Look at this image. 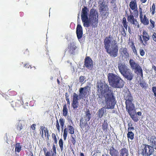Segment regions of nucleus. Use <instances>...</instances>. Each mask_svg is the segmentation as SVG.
Wrapping results in <instances>:
<instances>
[{"label":"nucleus","instance_id":"1","mask_svg":"<svg viewBox=\"0 0 156 156\" xmlns=\"http://www.w3.org/2000/svg\"><path fill=\"white\" fill-rule=\"evenodd\" d=\"M88 11L89 10L86 7L84 6L82 8L81 17L83 26L87 27H88L90 25L93 27H96L98 22V11L94 8H92L90 12L89 19L87 16Z\"/></svg>","mask_w":156,"mask_h":156},{"label":"nucleus","instance_id":"2","mask_svg":"<svg viewBox=\"0 0 156 156\" xmlns=\"http://www.w3.org/2000/svg\"><path fill=\"white\" fill-rule=\"evenodd\" d=\"M111 38V36L109 35L108 37H106L104 39V47L107 52L109 54L110 56L115 58L117 57L118 55V46L116 41L114 40L112 41V43L113 44H112L111 47L110 48V44L111 42L110 39Z\"/></svg>","mask_w":156,"mask_h":156},{"label":"nucleus","instance_id":"3","mask_svg":"<svg viewBox=\"0 0 156 156\" xmlns=\"http://www.w3.org/2000/svg\"><path fill=\"white\" fill-rule=\"evenodd\" d=\"M108 79L110 85L113 87L121 88L124 86L125 83L122 79L116 75L109 73Z\"/></svg>","mask_w":156,"mask_h":156},{"label":"nucleus","instance_id":"4","mask_svg":"<svg viewBox=\"0 0 156 156\" xmlns=\"http://www.w3.org/2000/svg\"><path fill=\"white\" fill-rule=\"evenodd\" d=\"M97 92L99 97L106 95L107 93L113 92L110 89L108 85L105 82H100L98 83Z\"/></svg>","mask_w":156,"mask_h":156},{"label":"nucleus","instance_id":"5","mask_svg":"<svg viewBox=\"0 0 156 156\" xmlns=\"http://www.w3.org/2000/svg\"><path fill=\"white\" fill-rule=\"evenodd\" d=\"M124 98L125 100L126 109L135 107L133 103V97L129 90L127 91L124 94Z\"/></svg>","mask_w":156,"mask_h":156},{"label":"nucleus","instance_id":"6","mask_svg":"<svg viewBox=\"0 0 156 156\" xmlns=\"http://www.w3.org/2000/svg\"><path fill=\"white\" fill-rule=\"evenodd\" d=\"M106 108L108 109H113L116 103L115 99L113 92L110 94H108V97L106 99Z\"/></svg>","mask_w":156,"mask_h":156},{"label":"nucleus","instance_id":"7","mask_svg":"<svg viewBox=\"0 0 156 156\" xmlns=\"http://www.w3.org/2000/svg\"><path fill=\"white\" fill-rule=\"evenodd\" d=\"M150 36L149 33L145 30H143L142 35L139 36L140 42L144 46L148 44L147 41L150 40Z\"/></svg>","mask_w":156,"mask_h":156},{"label":"nucleus","instance_id":"8","mask_svg":"<svg viewBox=\"0 0 156 156\" xmlns=\"http://www.w3.org/2000/svg\"><path fill=\"white\" fill-rule=\"evenodd\" d=\"M144 146L142 149L141 155L143 156H150L152 154L154 151L153 147L146 144Z\"/></svg>","mask_w":156,"mask_h":156},{"label":"nucleus","instance_id":"9","mask_svg":"<svg viewBox=\"0 0 156 156\" xmlns=\"http://www.w3.org/2000/svg\"><path fill=\"white\" fill-rule=\"evenodd\" d=\"M126 110L129 114L130 117L134 122H138L139 119L137 115L136 114L135 107L126 109Z\"/></svg>","mask_w":156,"mask_h":156},{"label":"nucleus","instance_id":"10","mask_svg":"<svg viewBox=\"0 0 156 156\" xmlns=\"http://www.w3.org/2000/svg\"><path fill=\"white\" fill-rule=\"evenodd\" d=\"M6 100L8 101L9 102L11 103L12 106L15 108H16L20 107L21 105L23 104V103H22L21 101L19 100H17L16 101H11V97H9L8 96H6L5 97Z\"/></svg>","mask_w":156,"mask_h":156},{"label":"nucleus","instance_id":"11","mask_svg":"<svg viewBox=\"0 0 156 156\" xmlns=\"http://www.w3.org/2000/svg\"><path fill=\"white\" fill-rule=\"evenodd\" d=\"M107 0H99L100 2V5H99V9L100 12H103L107 11L108 10V6L105 3V2ZM107 14L108 15L107 12L105 13L104 16H105Z\"/></svg>","mask_w":156,"mask_h":156},{"label":"nucleus","instance_id":"12","mask_svg":"<svg viewBox=\"0 0 156 156\" xmlns=\"http://www.w3.org/2000/svg\"><path fill=\"white\" fill-rule=\"evenodd\" d=\"M80 126L83 131L87 132L89 130L90 127L87 121L83 119V117H81L80 120Z\"/></svg>","mask_w":156,"mask_h":156},{"label":"nucleus","instance_id":"13","mask_svg":"<svg viewBox=\"0 0 156 156\" xmlns=\"http://www.w3.org/2000/svg\"><path fill=\"white\" fill-rule=\"evenodd\" d=\"M129 6L130 9L133 10L134 15L135 16L137 17L139 12L137 10V4L136 0H134V1H131L129 3Z\"/></svg>","mask_w":156,"mask_h":156},{"label":"nucleus","instance_id":"14","mask_svg":"<svg viewBox=\"0 0 156 156\" xmlns=\"http://www.w3.org/2000/svg\"><path fill=\"white\" fill-rule=\"evenodd\" d=\"M79 100L78 95L75 93H73L72 106L74 110L76 109L78 107Z\"/></svg>","mask_w":156,"mask_h":156},{"label":"nucleus","instance_id":"15","mask_svg":"<svg viewBox=\"0 0 156 156\" xmlns=\"http://www.w3.org/2000/svg\"><path fill=\"white\" fill-rule=\"evenodd\" d=\"M140 18L141 23L145 25H147L149 23V19L146 17L145 15L143 17V15L142 14V9L141 8H140Z\"/></svg>","mask_w":156,"mask_h":156},{"label":"nucleus","instance_id":"16","mask_svg":"<svg viewBox=\"0 0 156 156\" xmlns=\"http://www.w3.org/2000/svg\"><path fill=\"white\" fill-rule=\"evenodd\" d=\"M93 65V62L91 58L89 56H87L84 59V66L89 69L92 68Z\"/></svg>","mask_w":156,"mask_h":156},{"label":"nucleus","instance_id":"17","mask_svg":"<svg viewBox=\"0 0 156 156\" xmlns=\"http://www.w3.org/2000/svg\"><path fill=\"white\" fill-rule=\"evenodd\" d=\"M118 68L122 75L129 69L125 63L121 62L118 64Z\"/></svg>","mask_w":156,"mask_h":156},{"label":"nucleus","instance_id":"18","mask_svg":"<svg viewBox=\"0 0 156 156\" xmlns=\"http://www.w3.org/2000/svg\"><path fill=\"white\" fill-rule=\"evenodd\" d=\"M122 75L127 80L130 81L133 79V74L130 69L125 72Z\"/></svg>","mask_w":156,"mask_h":156},{"label":"nucleus","instance_id":"19","mask_svg":"<svg viewBox=\"0 0 156 156\" xmlns=\"http://www.w3.org/2000/svg\"><path fill=\"white\" fill-rule=\"evenodd\" d=\"M76 34L78 40L80 39L83 36V31L82 26L80 24L77 25L76 28Z\"/></svg>","mask_w":156,"mask_h":156},{"label":"nucleus","instance_id":"20","mask_svg":"<svg viewBox=\"0 0 156 156\" xmlns=\"http://www.w3.org/2000/svg\"><path fill=\"white\" fill-rule=\"evenodd\" d=\"M25 125L26 122L24 120H19L16 126L17 131L19 132H20Z\"/></svg>","mask_w":156,"mask_h":156},{"label":"nucleus","instance_id":"21","mask_svg":"<svg viewBox=\"0 0 156 156\" xmlns=\"http://www.w3.org/2000/svg\"><path fill=\"white\" fill-rule=\"evenodd\" d=\"M89 88L88 86H85L84 87H81L79 90V96L82 98V97H83V96L86 95Z\"/></svg>","mask_w":156,"mask_h":156},{"label":"nucleus","instance_id":"22","mask_svg":"<svg viewBox=\"0 0 156 156\" xmlns=\"http://www.w3.org/2000/svg\"><path fill=\"white\" fill-rule=\"evenodd\" d=\"M85 114V115H83V117H82L83 118L84 120L88 122L91 118V114L89 109H87Z\"/></svg>","mask_w":156,"mask_h":156},{"label":"nucleus","instance_id":"23","mask_svg":"<svg viewBox=\"0 0 156 156\" xmlns=\"http://www.w3.org/2000/svg\"><path fill=\"white\" fill-rule=\"evenodd\" d=\"M119 51L120 54L124 56L125 58H127L129 57V53L127 51V49L126 48H121Z\"/></svg>","mask_w":156,"mask_h":156},{"label":"nucleus","instance_id":"24","mask_svg":"<svg viewBox=\"0 0 156 156\" xmlns=\"http://www.w3.org/2000/svg\"><path fill=\"white\" fill-rule=\"evenodd\" d=\"M129 64L131 69L133 70H134L140 66L138 63H136L134 60L132 59H130Z\"/></svg>","mask_w":156,"mask_h":156},{"label":"nucleus","instance_id":"25","mask_svg":"<svg viewBox=\"0 0 156 156\" xmlns=\"http://www.w3.org/2000/svg\"><path fill=\"white\" fill-rule=\"evenodd\" d=\"M120 156H128L129 154L128 149L126 147L122 148L120 151Z\"/></svg>","mask_w":156,"mask_h":156},{"label":"nucleus","instance_id":"26","mask_svg":"<svg viewBox=\"0 0 156 156\" xmlns=\"http://www.w3.org/2000/svg\"><path fill=\"white\" fill-rule=\"evenodd\" d=\"M106 108L105 107H103L99 109L98 112V117L99 118H101L104 114L106 112Z\"/></svg>","mask_w":156,"mask_h":156},{"label":"nucleus","instance_id":"27","mask_svg":"<svg viewBox=\"0 0 156 156\" xmlns=\"http://www.w3.org/2000/svg\"><path fill=\"white\" fill-rule=\"evenodd\" d=\"M109 154L111 156H118V151L113 147L109 149Z\"/></svg>","mask_w":156,"mask_h":156},{"label":"nucleus","instance_id":"28","mask_svg":"<svg viewBox=\"0 0 156 156\" xmlns=\"http://www.w3.org/2000/svg\"><path fill=\"white\" fill-rule=\"evenodd\" d=\"M70 48L69 50V52L71 54L74 55L75 53V50L77 48L76 46L74 44H70Z\"/></svg>","mask_w":156,"mask_h":156},{"label":"nucleus","instance_id":"29","mask_svg":"<svg viewBox=\"0 0 156 156\" xmlns=\"http://www.w3.org/2000/svg\"><path fill=\"white\" fill-rule=\"evenodd\" d=\"M135 73L139 75L141 77H143V70L140 66L134 70Z\"/></svg>","mask_w":156,"mask_h":156},{"label":"nucleus","instance_id":"30","mask_svg":"<svg viewBox=\"0 0 156 156\" xmlns=\"http://www.w3.org/2000/svg\"><path fill=\"white\" fill-rule=\"evenodd\" d=\"M76 136L74 135L71 136L70 139L69 140V142L72 143L73 145H75L76 143Z\"/></svg>","mask_w":156,"mask_h":156},{"label":"nucleus","instance_id":"31","mask_svg":"<svg viewBox=\"0 0 156 156\" xmlns=\"http://www.w3.org/2000/svg\"><path fill=\"white\" fill-rule=\"evenodd\" d=\"M131 14L127 16V20L128 22L130 23L132 21L135 20L136 18H134V16L133 15L132 13L131 12V11H129Z\"/></svg>","mask_w":156,"mask_h":156},{"label":"nucleus","instance_id":"32","mask_svg":"<svg viewBox=\"0 0 156 156\" xmlns=\"http://www.w3.org/2000/svg\"><path fill=\"white\" fill-rule=\"evenodd\" d=\"M107 120H105L102 125V129L104 131H107L108 128V124Z\"/></svg>","mask_w":156,"mask_h":156},{"label":"nucleus","instance_id":"33","mask_svg":"<svg viewBox=\"0 0 156 156\" xmlns=\"http://www.w3.org/2000/svg\"><path fill=\"white\" fill-rule=\"evenodd\" d=\"M62 112L63 115L64 116H66L67 115L68 113V110L66 104H65L63 105Z\"/></svg>","mask_w":156,"mask_h":156},{"label":"nucleus","instance_id":"34","mask_svg":"<svg viewBox=\"0 0 156 156\" xmlns=\"http://www.w3.org/2000/svg\"><path fill=\"white\" fill-rule=\"evenodd\" d=\"M150 142L152 147H156V138L155 136H152L151 138Z\"/></svg>","mask_w":156,"mask_h":156},{"label":"nucleus","instance_id":"35","mask_svg":"<svg viewBox=\"0 0 156 156\" xmlns=\"http://www.w3.org/2000/svg\"><path fill=\"white\" fill-rule=\"evenodd\" d=\"M127 136L128 140L130 139L132 140L134 139V134L132 132H128Z\"/></svg>","mask_w":156,"mask_h":156},{"label":"nucleus","instance_id":"36","mask_svg":"<svg viewBox=\"0 0 156 156\" xmlns=\"http://www.w3.org/2000/svg\"><path fill=\"white\" fill-rule=\"evenodd\" d=\"M130 23L133 25L134 27L139 28L140 27L139 23L136 19H135V20H134L132 22H131Z\"/></svg>","mask_w":156,"mask_h":156},{"label":"nucleus","instance_id":"37","mask_svg":"<svg viewBox=\"0 0 156 156\" xmlns=\"http://www.w3.org/2000/svg\"><path fill=\"white\" fill-rule=\"evenodd\" d=\"M128 132H132L131 131H133L134 130V128L133 126V125L131 122L128 123Z\"/></svg>","mask_w":156,"mask_h":156},{"label":"nucleus","instance_id":"38","mask_svg":"<svg viewBox=\"0 0 156 156\" xmlns=\"http://www.w3.org/2000/svg\"><path fill=\"white\" fill-rule=\"evenodd\" d=\"M21 147L20 145V143L16 144L15 147V151L18 152H19L21 150Z\"/></svg>","mask_w":156,"mask_h":156},{"label":"nucleus","instance_id":"39","mask_svg":"<svg viewBox=\"0 0 156 156\" xmlns=\"http://www.w3.org/2000/svg\"><path fill=\"white\" fill-rule=\"evenodd\" d=\"M67 127L70 134H72L74 133V129L72 126L69 125Z\"/></svg>","mask_w":156,"mask_h":156},{"label":"nucleus","instance_id":"40","mask_svg":"<svg viewBox=\"0 0 156 156\" xmlns=\"http://www.w3.org/2000/svg\"><path fill=\"white\" fill-rule=\"evenodd\" d=\"M43 151H44V154L45 156H51V152L50 151H46L47 149L44 147L43 149Z\"/></svg>","mask_w":156,"mask_h":156},{"label":"nucleus","instance_id":"41","mask_svg":"<svg viewBox=\"0 0 156 156\" xmlns=\"http://www.w3.org/2000/svg\"><path fill=\"white\" fill-rule=\"evenodd\" d=\"M20 99L22 101V102L23 103V104H24V101L23 98L24 99H26V96L23 93H21L20 95Z\"/></svg>","mask_w":156,"mask_h":156},{"label":"nucleus","instance_id":"42","mask_svg":"<svg viewBox=\"0 0 156 156\" xmlns=\"http://www.w3.org/2000/svg\"><path fill=\"white\" fill-rule=\"evenodd\" d=\"M44 129H45V128L43 126H41L40 128V133H41V136L42 138H43L44 136Z\"/></svg>","mask_w":156,"mask_h":156},{"label":"nucleus","instance_id":"43","mask_svg":"<svg viewBox=\"0 0 156 156\" xmlns=\"http://www.w3.org/2000/svg\"><path fill=\"white\" fill-rule=\"evenodd\" d=\"M67 129L66 128L64 129L63 132V138L64 140H66V139L67 135Z\"/></svg>","mask_w":156,"mask_h":156},{"label":"nucleus","instance_id":"44","mask_svg":"<svg viewBox=\"0 0 156 156\" xmlns=\"http://www.w3.org/2000/svg\"><path fill=\"white\" fill-rule=\"evenodd\" d=\"M140 85L142 88H145L147 87V83L144 81H141L140 83Z\"/></svg>","mask_w":156,"mask_h":156},{"label":"nucleus","instance_id":"45","mask_svg":"<svg viewBox=\"0 0 156 156\" xmlns=\"http://www.w3.org/2000/svg\"><path fill=\"white\" fill-rule=\"evenodd\" d=\"M59 144L61 150L62 151L63 149V140L62 139H61L59 141Z\"/></svg>","mask_w":156,"mask_h":156},{"label":"nucleus","instance_id":"46","mask_svg":"<svg viewBox=\"0 0 156 156\" xmlns=\"http://www.w3.org/2000/svg\"><path fill=\"white\" fill-rule=\"evenodd\" d=\"M59 122L61 128L63 129L65 123L64 119L62 118H61L59 120Z\"/></svg>","mask_w":156,"mask_h":156},{"label":"nucleus","instance_id":"47","mask_svg":"<svg viewBox=\"0 0 156 156\" xmlns=\"http://www.w3.org/2000/svg\"><path fill=\"white\" fill-rule=\"evenodd\" d=\"M9 94L10 96H12L16 95L17 94V92L14 90H9Z\"/></svg>","mask_w":156,"mask_h":156},{"label":"nucleus","instance_id":"48","mask_svg":"<svg viewBox=\"0 0 156 156\" xmlns=\"http://www.w3.org/2000/svg\"><path fill=\"white\" fill-rule=\"evenodd\" d=\"M44 133L45 136H47V138L48 139L50 135L49 133L48 130L47 128H45V129L44 130Z\"/></svg>","mask_w":156,"mask_h":156},{"label":"nucleus","instance_id":"49","mask_svg":"<svg viewBox=\"0 0 156 156\" xmlns=\"http://www.w3.org/2000/svg\"><path fill=\"white\" fill-rule=\"evenodd\" d=\"M69 95H68L67 93H66L65 94V98L66 100V101L67 104H68L69 105H70V101L69 98Z\"/></svg>","mask_w":156,"mask_h":156},{"label":"nucleus","instance_id":"50","mask_svg":"<svg viewBox=\"0 0 156 156\" xmlns=\"http://www.w3.org/2000/svg\"><path fill=\"white\" fill-rule=\"evenodd\" d=\"M51 136L52 138L54 141V143L55 144H56L57 143L58 140L55 134H54V133H52V134Z\"/></svg>","mask_w":156,"mask_h":156},{"label":"nucleus","instance_id":"51","mask_svg":"<svg viewBox=\"0 0 156 156\" xmlns=\"http://www.w3.org/2000/svg\"><path fill=\"white\" fill-rule=\"evenodd\" d=\"M85 79V78L84 77V76H81L79 78V82L82 84L84 83V82L83 81Z\"/></svg>","mask_w":156,"mask_h":156},{"label":"nucleus","instance_id":"52","mask_svg":"<svg viewBox=\"0 0 156 156\" xmlns=\"http://www.w3.org/2000/svg\"><path fill=\"white\" fill-rule=\"evenodd\" d=\"M52 150L53 151V153L52 154L56 155V150L55 145V144H53L52 146Z\"/></svg>","mask_w":156,"mask_h":156},{"label":"nucleus","instance_id":"53","mask_svg":"<svg viewBox=\"0 0 156 156\" xmlns=\"http://www.w3.org/2000/svg\"><path fill=\"white\" fill-rule=\"evenodd\" d=\"M121 34L123 37H125L126 35V31L124 28H122V31L121 32Z\"/></svg>","mask_w":156,"mask_h":156},{"label":"nucleus","instance_id":"54","mask_svg":"<svg viewBox=\"0 0 156 156\" xmlns=\"http://www.w3.org/2000/svg\"><path fill=\"white\" fill-rule=\"evenodd\" d=\"M150 21L151 23V26L153 28L155 27V22L151 19H150Z\"/></svg>","mask_w":156,"mask_h":156},{"label":"nucleus","instance_id":"55","mask_svg":"<svg viewBox=\"0 0 156 156\" xmlns=\"http://www.w3.org/2000/svg\"><path fill=\"white\" fill-rule=\"evenodd\" d=\"M23 52L24 55H28L29 54V51L28 50V49H24L23 51Z\"/></svg>","mask_w":156,"mask_h":156},{"label":"nucleus","instance_id":"56","mask_svg":"<svg viewBox=\"0 0 156 156\" xmlns=\"http://www.w3.org/2000/svg\"><path fill=\"white\" fill-rule=\"evenodd\" d=\"M56 126L57 128L58 131H60V126L59 124L58 121V119H57L56 123Z\"/></svg>","mask_w":156,"mask_h":156},{"label":"nucleus","instance_id":"57","mask_svg":"<svg viewBox=\"0 0 156 156\" xmlns=\"http://www.w3.org/2000/svg\"><path fill=\"white\" fill-rule=\"evenodd\" d=\"M155 4L153 3L152 5V15H154L155 12Z\"/></svg>","mask_w":156,"mask_h":156},{"label":"nucleus","instance_id":"58","mask_svg":"<svg viewBox=\"0 0 156 156\" xmlns=\"http://www.w3.org/2000/svg\"><path fill=\"white\" fill-rule=\"evenodd\" d=\"M152 90L154 93V95L155 96L156 98V86L153 87H152Z\"/></svg>","mask_w":156,"mask_h":156},{"label":"nucleus","instance_id":"59","mask_svg":"<svg viewBox=\"0 0 156 156\" xmlns=\"http://www.w3.org/2000/svg\"><path fill=\"white\" fill-rule=\"evenodd\" d=\"M140 54L141 56H143L145 55V51L144 50L142 49H140Z\"/></svg>","mask_w":156,"mask_h":156},{"label":"nucleus","instance_id":"60","mask_svg":"<svg viewBox=\"0 0 156 156\" xmlns=\"http://www.w3.org/2000/svg\"><path fill=\"white\" fill-rule=\"evenodd\" d=\"M152 38L154 41L156 42V33L154 32L152 35Z\"/></svg>","mask_w":156,"mask_h":156},{"label":"nucleus","instance_id":"61","mask_svg":"<svg viewBox=\"0 0 156 156\" xmlns=\"http://www.w3.org/2000/svg\"><path fill=\"white\" fill-rule=\"evenodd\" d=\"M122 23L123 24L128 23L126 21V18L125 17H123L122 19Z\"/></svg>","mask_w":156,"mask_h":156},{"label":"nucleus","instance_id":"62","mask_svg":"<svg viewBox=\"0 0 156 156\" xmlns=\"http://www.w3.org/2000/svg\"><path fill=\"white\" fill-rule=\"evenodd\" d=\"M114 7L113 9V11L116 12L117 10V8L115 4L114 5Z\"/></svg>","mask_w":156,"mask_h":156},{"label":"nucleus","instance_id":"63","mask_svg":"<svg viewBox=\"0 0 156 156\" xmlns=\"http://www.w3.org/2000/svg\"><path fill=\"white\" fill-rule=\"evenodd\" d=\"M36 126V125L35 124H32L31 126H30V128L32 129L33 130H35L36 128L35 126Z\"/></svg>","mask_w":156,"mask_h":156},{"label":"nucleus","instance_id":"64","mask_svg":"<svg viewBox=\"0 0 156 156\" xmlns=\"http://www.w3.org/2000/svg\"><path fill=\"white\" fill-rule=\"evenodd\" d=\"M24 104L23 105H24V106L28 105V102H27V101L26 100V99H24Z\"/></svg>","mask_w":156,"mask_h":156}]
</instances>
